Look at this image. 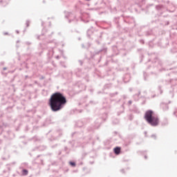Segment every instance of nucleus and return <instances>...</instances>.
Segmentation results:
<instances>
[{
	"instance_id": "f257e3e1",
	"label": "nucleus",
	"mask_w": 177,
	"mask_h": 177,
	"mask_svg": "<svg viewBox=\"0 0 177 177\" xmlns=\"http://www.w3.org/2000/svg\"><path fill=\"white\" fill-rule=\"evenodd\" d=\"M66 103L67 98H66L64 94L59 91L54 93L48 100V105L54 113L64 109Z\"/></svg>"
},
{
	"instance_id": "f03ea898",
	"label": "nucleus",
	"mask_w": 177,
	"mask_h": 177,
	"mask_svg": "<svg viewBox=\"0 0 177 177\" xmlns=\"http://www.w3.org/2000/svg\"><path fill=\"white\" fill-rule=\"evenodd\" d=\"M110 109H111V105H110V104L106 100L104 101L102 111L106 112H104L100 118H97L92 127H88L87 128V131H88V132H93L94 129H99L100 125H102V122H103V121H106L107 119V113L110 111Z\"/></svg>"
},
{
	"instance_id": "7ed1b4c3",
	"label": "nucleus",
	"mask_w": 177,
	"mask_h": 177,
	"mask_svg": "<svg viewBox=\"0 0 177 177\" xmlns=\"http://www.w3.org/2000/svg\"><path fill=\"white\" fill-rule=\"evenodd\" d=\"M144 118L151 127H157L160 124V119L158 116L154 115L153 110H147L145 113Z\"/></svg>"
},
{
	"instance_id": "20e7f679",
	"label": "nucleus",
	"mask_w": 177,
	"mask_h": 177,
	"mask_svg": "<svg viewBox=\"0 0 177 177\" xmlns=\"http://www.w3.org/2000/svg\"><path fill=\"white\" fill-rule=\"evenodd\" d=\"M151 62V64L153 67L158 68L159 71H167L168 70H172V68H160L162 66V62L157 57V54L151 53L150 54V58L148 59V63Z\"/></svg>"
},
{
	"instance_id": "39448f33",
	"label": "nucleus",
	"mask_w": 177,
	"mask_h": 177,
	"mask_svg": "<svg viewBox=\"0 0 177 177\" xmlns=\"http://www.w3.org/2000/svg\"><path fill=\"white\" fill-rule=\"evenodd\" d=\"M92 35H94V37H92ZM87 37L88 38H91V37H92V39H95V42H97V44L100 45V41H99L102 39V35L101 32H95L93 33V31L92 30L88 29L87 30Z\"/></svg>"
},
{
	"instance_id": "423d86ee",
	"label": "nucleus",
	"mask_w": 177,
	"mask_h": 177,
	"mask_svg": "<svg viewBox=\"0 0 177 177\" xmlns=\"http://www.w3.org/2000/svg\"><path fill=\"white\" fill-rule=\"evenodd\" d=\"M53 34V32H51L50 35H49L48 33V30H46V28H43V30H42V33L41 35H36L35 37L37 38V39H39V40H41V37H46V39H49V38H50L52 37V35Z\"/></svg>"
},
{
	"instance_id": "0eeeda50",
	"label": "nucleus",
	"mask_w": 177,
	"mask_h": 177,
	"mask_svg": "<svg viewBox=\"0 0 177 177\" xmlns=\"http://www.w3.org/2000/svg\"><path fill=\"white\" fill-rule=\"evenodd\" d=\"M75 88L78 89L79 92H82V91H85V89H86V86L82 84V82H78L77 83H76Z\"/></svg>"
},
{
	"instance_id": "6e6552de",
	"label": "nucleus",
	"mask_w": 177,
	"mask_h": 177,
	"mask_svg": "<svg viewBox=\"0 0 177 177\" xmlns=\"http://www.w3.org/2000/svg\"><path fill=\"white\" fill-rule=\"evenodd\" d=\"M122 20L124 23L127 24H135V19L131 17H124Z\"/></svg>"
},
{
	"instance_id": "1a4fd4ad",
	"label": "nucleus",
	"mask_w": 177,
	"mask_h": 177,
	"mask_svg": "<svg viewBox=\"0 0 177 177\" xmlns=\"http://www.w3.org/2000/svg\"><path fill=\"white\" fill-rule=\"evenodd\" d=\"M122 19V17H117L113 19V22L115 23V24H116V27L119 30L121 29V25H120V21H121Z\"/></svg>"
},
{
	"instance_id": "9d476101",
	"label": "nucleus",
	"mask_w": 177,
	"mask_h": 177,
	"mask_svg": "<svg viewBox=\"0 0 177 177\" xmlns=\"http://www.w3.org/2000/svg\"><path fill=\"white\" fill-rule=\"evenodd\" d=\"M65 17L66 19H68V22L71 23V21L74 20V19H75V16H74V15H73V13L71 12H65Z\"/></svg>"
},
{
	"instance_id": "9b49d317",
	"label": "nucleus",
	"mask_w": 177,
	"mask_h": 177,
	"mask_svg": "<svg viewBox=\"0 0 177 177\" xmlns=\"http://www.w3.org/2000/svg\"><path fill=\"white\" fill-rule=\"evenodd\" d=\"M130 111L134 113L135 114H140V110L136 105H133L131 108L129 109Z\"/></svg>"
},
{
	"instance_id": "f8f14e48",
	"label": "nucleus",
	"mask_w": 177,
	"mask_h": 177,
	"mask_svg": "<svg viewBox=\"0 0 177 177\" xmlns=\"http://www.w3.org/2000/svg\"><path fill=\"white\" fill-rule=\"evenodd\" d=\"M91 139L92 136H91L83 138L82 142V146H84V145H88V143H89V140H91Z\"/></svg>"
},
{
	"instance_id": "ddd939ff",
	"label": "nucleus",
	"mask_w": 177,
	"mask_h": 177,
	"mask_svg": "<svg viewBox=\"0 0 177 177\" xmlns=\"http://www.w3.org/2000/svg\"><path fill=\"white\" fill-rule=\"evenodd\" d=\"M123 81L125 84H127V82H129V81H131V74L126 73L123 77Z\"/></svg>"
},
{
	"instance_id": "4468645a",
	"label": "nucleus",
	"mask_w": 177,
	"mask_h": 177,
	"mask_svg": "<svg viewBox=\"0 0 177 177\" xmlns=\"http://www.w3.org/2000/svg\"><path fill=\"white\" fill-rule=\"evenodd\" d=\"M82 71V70L81 68H77L75 69L74 73L75 74V75H77V77H81Z\"/></svg>"
},
{
	"instance_id": "2eb2a0df",
	"label": "nucleus",
	"mask_w": 177,
	"mask_h": 177,
	"mask_svg": "<svg viewBox=\"0 0 177 177\" xmlns=\"http://www.w3.org/2000/svg\"><path fill=\"white\" fill-rule=\"evenodd\" d=\"M113 152L116 156H118L120 153H121V147H116L113 149Z\"/></svg>"
},
{
	"instance_id": "dca6fc26",
	"label": "nucleus",
	"mask_w": 177,
	"mask_h": 177,
	"mask_svg": "<svg viewBox=\"0 0 177 177\" xmlns=\"http://www.w3.org/2000/svg\"><path fill=\"white\" fill-rule=\"evenodd\" d=\"M106 52H107V48L104 47L102 49H100V50L95 52V55H99V53L104 54V53H106Z\"/></svg>"
},
{
	"instance_id": "f3484780",
	"label": "nucleus",
	"mask_w": 177,
	"mask_h": 177,
	"mask_svg": "<svg viewBox=\"0 0 177 177\" xmlns=\"http://www.w3.org/2000/svg\"><path fill=\"white\" fill-rule=\"evenodd\" d=\"M161 107H162L163 111H167V110L169 109V106L166 103H162Z\"/></svg>"
},
{
	"instance_id": "a211bd4d",
	"label": "nucleus",
	"mask_w": 177,
	"mask_h": 177,
	"mask_svg": "<svg viewBox=\"0 0 177 177\" xmlns=\"http://www.w3.org/2000/svg\"><path fill=\"white\" fill-rule=\"evenodd\" d=\"M168 84H171V85H177V79H170L168 81Z\"/></svg>"
},
{
	"instance_id": "6ab92c4d",
	"label": "nucleus",
	"mask_w": 177,
	"mask_h": 177,
	"mask_svg": "<svg viewBox=\"0 0 177 177\" xmlns=\"http://www.w3.org/2000/svg\"><path fill=\"white\" fill-rule=\"evenodd\" d=\"M37 150H39L40 151H44V150H46V146L41 145L39 147H36Z\"/></svg>"
},
{
	"instance_id": "aec40b11",
	"label": "nucleus",
	"mask_w": 177,
	"mask_h": 177,
	"mask_svg": "<svg viewBox=\"0 0 177 177\" xmlns=\"http://www.w3.org/2000/svg\"><path fill=\"white\" fill-rule=\"evenodd\" d=\"M30 140H32L33 142H40L41 138H39V137L35 136L32 137V138H30Z\"/></svg>"
},
{
	"instance_id": "412c9836",
	"label": "nucleus",
	"mask_w": 177,
	"mask_h": 177,
	"mask_svg": "<svg viewBox=\"0 0 177 177\" xmlns=\"http://www.w3.org/2000/svg\"><path fill=\"white\" fill-rule=\"evenodd\" d=\"M84 127V122L82 121H78L76 123V127L77 128H82Z\"/></svg>"
},
{
	"instance_id": "4be33fe9",
	"label": "nucleus",
	"mask_w": 177,
	"mask_h": 177,
	"mask_svg": "<svg viewBox=\"0 0 177 177\" xmlns=\"http://www.w3.org/2000/svg\"><path fill=\"white\" fill-rule=\"evenodd\" d=\"M112 123L113 124V125H117V124H120V120H118L115 118H113L112 119Z\"/></svg>"
},
{
	"instance_id": "5701e85b",
	"label": "nucleus",
	"mask_w": 177,
	"mask_h": 177,
	"mask_svg": "<svg viewBox=\"0 0 177 177\" xmlns=\"http://www.w3.org/2000/svg\"><path fill=\"white\" fill-rule=\"evenodd\" d=\"M8 139H14L15 138V133H13V132L12 131H8Z\"/></svg>"
},
{
	"instance_id": "b1692460",
	"label": "nucleus",
	"mask_w": 177,
	"mask_h": 177,
	"mask_svg": "<svg viewBox=\"0 0 177 177\" xmlns=\"http://www.w3.org/2000/svg\"><path fill=\"white\" fill-rule=\"evenodd\" d=\"M118 92L116 91L115 93H109V97H111L113 99V97H116L117 96H118Z\"/></svg>"
},
{
	"instance_id": "393cba45",
	"label": "nucleus",
	"mask_w": 177,
	"mask_h": 177,
	"mask_svg": "<svg viewBox=\"0 0 177 177\" xmlns=\"http://www.w3.org/2000/svg\"><path fill=\"white\" fill-rule=\"evenodd\" d=\"M112 84H106L103 87V91H105V89H110L111 88Z\"/></svg>"
},
{
	"instance_id": "a878e982",
	"label": "nucleus",
	"mask_w": 177,
	"mask_h": 177,
	"mask_svg": "<svg viewBox=\"0 0 177 177\" xmlns=\"http://www.w3.org/2000/svg\"><path fill=\"white\" fill-rule=\"evenodd\" d=\"M22 175H24V176L28 175V170L26 169H22Z\"/></svg>"
},
{
	"instance_id": "bb28decb",
	"label": "nucleus",
	"mask_w": 177,
	"mask_h": 177,
	"mask_svg": "<svg viewBox=\"0 0 177 177\" xmlns=\"http://www.w3.org/2000/svg\"><path fill=\"white\" fill-rule=\"evenodd\" d=\"M139 95H140V92L138 93V94H136L133 95V99L136 101L139 100Z\"/></svg>"
},
{
	"instance_id": "cd10ccee",
	"label": "nucleus",
	"mask_w": 177,
	"mask_h": 177,
	"mask_svg": "<svg viewBox=\"0 0 177 177\" xmlns=\"http://www.w3.org/2000/svg\"><path fill=\"white\" fill-rule=\"evenodd\" d=\"M69 164L71 167H77V163H75V162L70 161Z\"/></svg>"
},
{
	"instance_id": "c85d7f7f",
	"label": "nucleus",
	"mask_w": 177,
	"mask_h": 177,
	"mask_svg": "<svg viewBox=\"0 0 177 177\" xmlns=\"http://www.w3.org/2000/svg\"><path fill=\"white\" fill-rule=\"evenodd\" d=\"M64 151H66V154H68V153H70V151H71V149H68V147H64Z\"/></svg>"
},
{
	"instance_id": "c756f323",
	"label": "nucleus",
	"mask_w": 177,
	"mask_h": 177,
	"mask_svg": "<svg viewBox=\"0 0 177 177\" xmlns=\"http://www.w3.org/2000/svg\"><path fill=\"white\" fill-rule=\"evenodd\" d=\"M143 77H144V80L147 81V73H146V72H144Z\"/></svg>"
},
{
	"instance_id": "7c9ffc66",
	"label": "nucleus",
	"mask_w": 177,
	"mask_h": 177,
	"mask_svg": "<svg viewBox=\"0 0 177 177\" xmlns=\"http://www.w3.org/2000/svg\"><path fill=\"white\" fill-rule=\"evenodd\" d=\"M121 107L122 108V111L118 112V115H120V114H122V113H124V104H122Z\"/></svg>"
},
{
	"instance_id": "2f4dec72",
	"label": "nucleus",
	"mask_w": 177,
	"mask_h": 177,
	"mask_svg": "<svg viewBox=\"0 0 177 177\" xmlns=\"http://www.w3.org/2000/svg\"><path fill=\"white\" fill-rule=\"evenodd\" d=\"M129 120H130V121H132V120H133V115L130 114V115H129Z\"/></svg>"
},
{
	"instance_id": "473e14b6",
	"label": "nucleus",
	"mask_w": 177,
	"mask_h": 177,
	"mask_svg": "<svg viewBox=\"0 0 177 177\" xmlns=\"http://www.w3.org/2000/svg\"><path fill=\"white\" fill-rule=\"evenodd\" d=\"M145 35L146 37H149V35H151V31L146 32Z\"/></svg>"
},
{
	"instance_id": "72a5a7b5",
	"label": "nucleus",
	"mask_w": 177,
	"mask_h": 177,
	"mask_svg": "<svg viewBox=\"0 0 177 177\" xmlns=\"http://www.w3.org/2000/svg\"><path fill=\"white\" fill-rule=\"evenodd\" d=\"M132 104V100H129V101H128V102H127V106H129V107H131V105Z\"/></svg>"
},
{
	"instance_id": "f704fd0d",
	"label": "nucleus",
	"mask_w": 177,
	"mask_h": 177,
	"mask_svg": "<svg viewBox=\"0 0 177 177\" xmlns=\"http://www.w3.org/2000/svg\"><path fill=\"white\" fill-rule=\"evenodd\" d=\"M171 53H177V49L172 48V49L171 50Z\"/></svg>"
},
{
	"instance_id": "c9c22d12",
	"label": "nucleus",
	"mask_w": 177,
	"mask_h": 177,
	"mask_svg": "<svg viewBox=\"0 0 177 177\" xmlns=\"http://www.w3.org/2000/svg\"><path fill=\"white\" fill-rule=\"evenodd\" d=\"M26 27H30V20H27L26 22Z\"/></svg>"
},
{
	"instance_id": "e433bc0d",
	"label": "nucleus",
	"mask_w": 177,
	"mask_h": 177,
	"mask_svg": "<svg viewBox=\"0 0 177 177\" xmlns=\"http://www.w3.org/2000/svg\"><path fill=\"white\" fill-rule=\"evenodd\" d=\"M163 24H165V26H168L169 24V21H166L163 23Z\"/></svg>"
},
{
	"instance_id": "4c0bfd02",
	"label": "nucleus",
	"mask_w": 177,
	"mask_h": 177,
	"mask_svg": "<svg viewBox=\"0 0 177 177\" xmlns=\"http://www.w3.org/2000/svg\"><path fill=\"white\" fill-rule=\"evenodd\" d=\"M151 137L153 138V139H157V136H156L155 134H152Z\"/></svg>"
},
{
	"instance_id": "58836bf2",
	"label": "nucleus",
	"mask_w": 177,
	"mask_h": 177,
	"mask_svg": "<svg viewBox=\"0 0 177 177\" xmlns=\"http://www.w3.org/2000/svg\"><path fill=\"white\" fill-rule=\"evenodd\" d=\"M158 90L160 91V94L162 93V90H161V86H158Z\"/></svg>"
},
{
	"instance_id": "ea45409f",
	"label": "nucleus",
	"mask_w": 177,
	"mask_h": 177,
	"mask_svg": "<svg viewBox=\"0 0 177 177\" xmlns=\"http://www.w3.org/2000/svg\"><path fill=\"white\" fill-rule=\"evenodd\" d=\"M55 147H57V144H55V145L51 146L52 149H55Z\"/></svg>"
},
{
	"instance_id": "a19ab883",
	"label": "nucleus",
	"mask_w": 177,
	"mask_h": 177,
	"mask_svg": "<svg viewBox=\"0 0 177 177\" xmlns=\"http://www.w3.org/2000/svg\"><path fill=\"white\" fill-rule=\"evenodd\" d=\"M81 20H82V21H84V23H88L89 22V21H85V20H84V19H82V18H81Z\"/></svg>"
},
{
	"instance_id": "79ce46f5",
	"label": "nucleus",
	"mask_w": 177,
	"mask_h": 177,
	"mask_svg": "<svg viewBox=\"0 0 177 177\" xmlns=\"http://www.w3.org/2000/svg\"><path fill=\"white\" fill-rule=\"evenodd\" d=\"M169 93L171 95V97H174V93L171 91H169Z\"/></svg>"
},
{
	"instance_id": "37998d69",
	"label": "nucleus",
	"mask_w": 177,
	"mask_h": 177,
	"mask_svg": "<svg viewBox=\"0 0 177 177\" xmlns=\"http://www.w3.org/2000/svg\"><path fill=\"white\" fill-rule=\"evenodd\" d=\"M174 114L176 115V117H177V109L175 110Z\"/></svg>"
},
{
	"instance_id": "c03bdc74",
	"label": "nucleus",
	"mask_w": 177,
	"mask_h": 177,
	"mask_svg": "<svg viewBox=\"0 0 177 177\" xmlns=\"http://www.w3.org/2000/svg\"><path fill=\"white\" fill-rule=\"evenodd\" d=\"M26 45H31V42L30 41H26Z\"/></svg>"
},
{
	"instance_id": "a18cd8bd",
	"label": "nucleus",
	"mask_w": 177,
	"mask_h": 177,
	"mask_svg": "<svg viewBox=\"0 0 177 177\" xmlns=\"http://www.w3.org/2000/svg\"><path fill=\"white\" fill-rule=\"evenodd\" d=\"M79 63H80V66H82V64H84V62H82V60H79Z\"/></svg>"
},
{
	"instance_id": "49530a36",
	"label": "nucleus",
	"mask_w": 177,
	"mask_h": 177,
	"mask_svg": "<svg viewBox=\"0 0 177 177\" xmlns=\"http://www.w3.org/2000/svg\"><path fill=\"white\" fill-rule=\"evenodd\" d=\"M122 97H123V99L125 100V99H127V97H128L127 96V95H122Z\"/></svg>"
},
{
	"instance_id": "de8ad7c7",
	"label": "nucleus",
	"mask_w": 177,
	"mask_h": 177,
	"mask_svg": "<svg viewBox=\"0 0 177 177\" xmlns=\"http://www.w3.org/2000/svg\"><path fill=\"white\" fill-rule=\"evenodd\" d=\"M140 42L141 44H145V40L140 39Z\"/></svg>"
},
{
	"instance_id": "09e8293b",
	"label": "nucleus",
	"mask_w": 177,
	"mask_h": 177,
	"mask_svg": "<svg viewBox=\"0 0 177 177\" xmlns=\"http://www.w3.org/2000/svg\"><path fill=\"white\" fill-rule=\"evenodd\" d=\"M3 64H5V62H0V66H3Z\"/></svg>"
},
{
	"instance_id": "8fccbe9b",
	"label": "nucleus",
	"mask_w": 177,
	"mask_h": 177,
	"mask_svg": "<svg viewBox=\"0 0 177 177\" xmlns=\"http://www.w3.org/2000/svg\"><path fill=\"white\" fill-rule=\"evenodd\" d=\"M55 59H57V60H59V59H60V56L57 55V56L55 57Z\"/></svg>"
},
{
	"instance_id": "3c124183",
	"label": "nucleus",
	"mask_w": 177,
	"mask_h": 177,
	"mask_svg": "<svg viewBox=\"0 0 177 177\" xmlns=\"http://www.w3.org/2000/svg\"><path fill=\"white\" fill-rule=\"evenodd\" d=\"M52 43H53V40H51V41H47V44H52Z\"/></svg>"
},
{
	"instance_id": "603ef678",
	"label": "nucleus",
	"mask_w": 177,
	"mask_h": 177,
	"mask_svg": "<svg viewBox=\"0 0 177 177\" xmlns=\"http://www.w3.org/2000/svg\"><path fill=\"white\" fill-rule=\"evenodd\" d=\"M125 170H124V169H122L121 170H120V172H122V174H124V171Z\"/></svg>"
},
{
	"instance_id": "864d4df0",
	"label": "nucleus",
	"mask_w": 177,
	"mask_h": 177,
	"mask_svg": "<svg viewBox=\"0 0 177 177\" xmlns=\"http://www.w3.org/2000/svg\"><path fill=\"white\" fill-rule=\"evenodd\" d=\"M40 80H45V77L41 76V78H40Z\"/></svg>"
},
{
	"instance_id": "5fc2aeb1",
	"label": "nucleus",
	"mask_w": 177,
	"mask_h": 177,
	"mask_svg": "<svg viewBox=\"0 0 177 177\" xmlns=\"http://www.w3.org/2000/svg\"><path fill=\"white\" fill-rule=\"evenodd\" d=\"M9 33H8V32H6L3 33V35H8Z\"/></svg>"
},
{
	"instance_id": "6e6d98bb",
	"label": "nucleus",
	"mask_w": 177,
	"mask_h": 177,
	"mask_svg": "<svg viewBox=\"0 0 177 177\" xmlns=\"http://www.w3.org/2000/svg\"><path fill=\"white\" fill-rule=\"evenodd\" d=\"M90 103H93V104H96L97 102H93V101H90Z\"/></svg>"
},
{
	"instance_id": "4d7b16f0",
	"label": "nucleus",
	"mask_w": 177,
	"mask_h": 177,
	"mask_svg": "<svg viewBox=\"0 0 177 177\" xmlns=\"http://www.w3.org/2000/svg\"><path fill=\"white\" fill-rule=\"evenodd\" d=\"M120 102H121V98H120V99L117 101V103H120Z\"/></svg>"
},
{
	"instance_id": "13d9d810",
	"label": "nucleus",
	"mask_w": 177,
	"mask_h": 177,
	"mask_svg": "<svg viewBox=\"0 0 177 177\" xmlns=\"http://www.w3.org/2000/svg\"><path fill=\"white\" fill-rule=\"evenodd\" d=\"M113 49H117V46H113Z\"/></svg>"
},
{
	"instance_id": "bf43d9fd",
	"label": "nucleus",
	"mask_w": 177,
	"mask_h": 177,
	"mask_svg": "<svg viewBox=\"0 0 177 177\" xmlns=\"http://www.w3.org/2000/svg\"><path fill=\"white\" fill-rule=\"evenodd\" d=\"M61 64H62V67H64V68H66V65L62 64V63H61Z\"/></svg>"
},
{
	"instance_id": "052dcab7",
	"label": "nucleus",
	"mask_w": 177,
	"mask_h": 177,
	"mask_svg": "<svg viewBox=\"0 0 177 177\" xmlns=\"http://www.w3.org/2000/svg\"><path fill=\"white\" fill-rule=\"evenodd\" d=\"M26 131H28V126H26Z\"/></svg>"
},
{
	"instance_id": "680f3d73",
	"label": "nucleus",
	"mask_w": 177,
	"mask_h": 177,
	"mask_svg": "<svg viewBox=\"0 0 177 177\" xmlns=\"http://www.w3.org/2000/svg\"><path fill=\"white\" fill-rule=\"evenodd\" d=\"M129 91L130 92H132V88H129Z\"/></svg>"
},
{
	"instance_id": "e2e57ef3",
	"label": "nucleus",
	"mask_w": 177,
	"mask_h": 177,
	"mask_svg": "<svg viewBox=\"0 0 177 177\" xmlns=\"http://www.w3.org/2000/svg\"><path fill=\"white\" fill-rule=\"evenodd\" d=\"M156 9H160V6H156Z\"/></svg>"
},
{
	"instance_id": "0e129e2a",
	"label": "nucleus",
	"mask_w": 177,
	"mask_h": 177,
	"mask_svg": "<svg viewBox=\"0 0 177 177\" xmlns=\"http://www.w3.org/2000/svg\"><path fill=\"white\" fill-rule=\"evenodd\" d=\"M1 159L3 160H6V158L2 157Z\"/></svg>"
},
{
	"instance_id": "69168bd1",
	"label": "nucleus",
	"mask_w": 177,
	"mask_h": 177,
	"mask_svg": "<svg viewBox=\"0 0 177 177\" xmlns=\"http://www.w3.org/2000/svg\"><path fill=\"white\" fill-rule=\"evenodd\" d=\"M3 70L5 71V70H7V68H6V67H4V68H3Z\"/></svg>"
},
{
	"instance_id": "338daca9",
	"label": "nucleus",
	"mask_w": 177,
	"mask_h": 177,
	"mask_svg": "<svg viewBox=\"0 0 177 177\" xmlns=\"http://www.w3.org/2000/svg\"><path fill=\"white\" fill-rule=\"evenodd\" d=\"M145 160H147V156H145Z\"/></svg>"
},
{
	"instance_id": "774afa93",
	"label": "nucleus",
	"mask_w": 177,
	"mask_h": 177,
	"mask_svg": "<svg viewBox=\"0 0 177 177\" xmlns=\"http://www.w3.org/2000/svg\"><path fill=\"white\" fill-rule=\"evenodd\" d=\"M44 21H42L41 22V26H44Z\"/></svg>"
}]
</instances>
